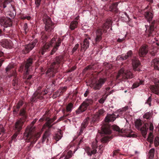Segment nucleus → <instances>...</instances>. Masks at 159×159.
I'll use <instances>...</instances> for the list:
<instances>
[{"instance_id": "nucleus-44", "label": "nucleus", "mask_w": 159, "mask_h": 159, "mask_svg": "<svg viewBox=\"0 0 159 159\" xmlns=\"http://www.w3.org/2000/svg\"><path fill=\"white\" fill-rule=\"evenodd\" d=\"M72 155V152L71 151H69L67 153V154L66 155L64 159H69L70 158Z\"/></svg>"}, {"instance_id": "nucleus-33", "label": "nucleus", "mask_w": 159, "mask_h": 159, "mask_svg": "<svg viewBox=\"0 0 159 159\" xmlns=\"http://www.w3.org/2000/svg\"><path fill=\"white\" fill-rule=\"evenodd\" d=\"M152 65H154L155 69L159 70V58H156L152 61Z\"/></svg>"}, {"instance_id": "nucleus-19", "label": "nucleus", "mask_w": 159, "mask_h": 159, "mask_svg": "<svg viewBox=\"0 0 159 159\" xmlns=\"http://www.w3.org/2000/svg\"><path fill=\"white\" fill-rule=\"evenodd\" d=\"M98 132L100 134L107 135L111 133L110 126L106 125H102L101 129L98 130Z\"/></svg>"}, {"instance_id": "nucleus-42", "label": "nucleus", "mask_w": 159, "mask_h": 159, "mask_svg": "<svg viewBox=\"0 0 159 159\" xmlns=\"http://www.w3.org/2000/svg\"><path fill=\"white\" fill-rule=\"evenodd\" d=\"M73 107V104L71 103H69L66 107V111L67 112H70Z\"/></svg>"}, {"instance_id": "nucleus-18", "label": "nucleus", "mask_w": 159, "mask_h": 159, "mask_svg": "<svg viewBox=\"0 0 159 159\" xmlns=\"http://www.w3.org/2000/svg\"><path fill=\"white\" fill-rule=\"evenodd\" d=\"M25 121L21 119H19L16 121L15 123L14 127V129L15 132L20 133Z\"/></svg>"}, {"instance_id": "nucleus-29", "label": "nucleus", "mask_w": 159, "mask_h": 159, "mask_svg": "<svg viewBox=\"0 0 159 159\" xmlns=\"http://www.w3.org/2000/svg\"><path fill=\"white\" fill-rule=\"evenodd\" d=\"M49 37L46 35V34L43 32L41 33L40 41L41 42L43 43V45H44L46 43H49V42H47L49 40Z\"/></svg>"}, {"instance_id": "nucleus-36", "label": "nucleus", "mask_w": 159, "mask_h": 159, "mask_svg": "<svg viewBox=\"0 0 159 159\" xmlns=\"http://www.w3.org/2000/svg\"><path fill=\"white\" fill-rule=\"evenodd\" d=\"M100 117L98 114H95L92 117L91 123L93 124L96 123L98 122L99 120Z\"/></svg>"}, {"instance_id": "nucleus-46", "label": "nucleus", "mask_w": 159, "mask_h": 159, "mask_svg": "<svg viewBox=\"0 0 159 159\" xmlns=\"http://www.w3.org/2000/svg\"><path fill=\"white\" fill-rule=\"evenodd\" d=\"M79 44L78 43L76 44L75 46V47L73 48L71 51V52L72 54H74V53L76 52L77 49L79 47Z\"/></svg>"}, {"instance_id": "nucleus-47", "label": "nucleus", "mask_w": 159, "mask_h": 159, "mask_svg": "<svg viewBox=\"0 0 159 159\" xmlns=\"http://www.w3.org/2000/svg\"><path fill=\"white\" fill-rule=\"evenodd\" d=\"M42 0H35V4L36 5V8L38 9L41 4Z\"/></svg>"}, {"instance_id": "nucleus-13", "label": "nucleus", "mask_w": 159, "mask_h": 159, "mask_svg": "<svg viewBox=\"0 0 159 159\" xmlns=\"http://www.w3.org/2000/svg\"><path fill=\"white\" fill-rule=\"evenodd\" d=\"M113 129L114 130L118 132L120 136L131 137H134L135 136L134 134H132V132L130 133L129 131L128 133H127L126 131V130L123 129H120L118 126L116 125L113 126Z\"/></svg>"}, {"instance_id": "nucleus-31", "label": "nucleus", "mask_w": 159, "mask_h": 159, "mask_svg": "<svg viewBox=\"0 0 159 159\" xmlns=\"http://www.w3.org/2000/svg\"><path fill=\"white\" fill-rule=\"evenodd\" d=\"M118 3V2L112 3L109 7V10L112 12H117L118 10L117 8Z\"/></svg>"}, {"instance_id": "nucleus-8", "label": "nucleus", "mask_w": 159, "mask_h": 159, "mask_svg": "<svg viewBox=\"0 0 159 159\" xmlns=\"http://www.w3.org/2000/svg\"><path fill=\"white\" fill-rule=\"evenodd\" d=\"M42 87L39 86L38 87L36 91L34 93L31 98L30 101L32 102H34L37 99L41 100L43 98V96L47 94L48 93L47 90H41Z\"/></svg>"}, {"instance_id": "nucleus-9", "label": "nucleus", "mask_w": 159, "mask_h": 159, "mask_svg": "<svg viewBox=\"0 0 159 159\" xmlns=\"http://www.w3.org/2000/svg\"><path fill=\"white\" fill-rule=\"evenodd\" d=\"M142 125V121L139 119H137L135 122V125L136 128L138 130H140L143 136L145 137L147 133L148 124V123H145L143 125V126L140 127Z\"/></svg>"}, {"instance_id": "nucleus-7", "label": "nucleus", "mask_w": 159, "mask_h": 159, "mask_svg": "<svg viewBox=\"0 0 159 159\" xmlns=\"http://www.w3.org/2000/svg\"><path fill=\"white\" fill-rule=\"evenodd\" d=\"M37 57L35 55H33L30 57L25 62L24 65H22L20 66L19 71L22 72L24 68L25 75H28L29 74V71L31 68L34 62L36 60Z\"/></svg>"}, {"instance_id": "nucleus-40", "label": "nucleus", "mask_w": 159, "mask_h": 159, "mask_svg": "<svg viewBox=\"0 0 159 159\" xmlns=\"http://www.w3.org/2000/svg\"><path fill=\"white\" fill-rule=\"evenodd\" d=\"M12 2V0H4L3 2L2 3V5L3 8L7 7V5Z\"/></svg>"}, {"instance_id": "nucleus-48", "label": "nucleus", "mask_w": 159, "mask_h": 159, "mask_svg": "<svg viewBox=\"0 0 159 159\" xmlns=\"http://www.w3.org/2000/svg\"><path fill=\"white\" fill-rule=\"evenodd\" d=\"M23 28L24 29L25 33V34H26L28 31V26L27 23H25L24 24V25L23 26Z\"/></svg>"}, {"instance_id": "nucleus-6", "label": "nucleus", "mask_w": 159, "mask_h": 159, "mask_svg": "<svg viewBox=\"0 0 159 159\" xmlns=\"http://www.w3.org/2000/svg\"><path fill=\"white\" fill-rule=\"evenodd\" d=\"M112 24V21L110 19H107L102 26V29L98 28L95 32V43L96 44L100 42L102 39V33H106L107 30L109 28Z\"/></svg>"}, {"instance_id": "nucleus-43", "label": "nucleus", "mask_w": 159, "mask_h": 159, "mask_svg": "<svg viewBox=\"0 0 159 159\" xmlns=\"http://www.w3.org/2000/svg\"><path fill=\"white\" fill-rule=\"evenodd\" d=\"M155 153V149L154 148L151 149L149 151V158H153L154 157Z\"/></svg>"}, {"instance_id": "nucleus-53", "label": "nucleus", "mask_w": 159, "mask_h": 159, "mask_svg": "<svg viewBox=\"0 0 159 159\" xmlns=\"http://www.w3.org/2000/svg\"><path fill=\"white\" fill-rule=\"evenodd\" d=\"M21 19L22 20H24L25 19H27L28 20H29L31 19V17L29 16H21Z\"/></svg>"}, {"instance_id": "nucleus-5", "label": "nucleus", "mask_w": 159, "mask_h": 159, "mask_svg": "<svg viewBox=\"0 0 159 159\" xmlns=\"http://www.w3.org/2000/svg\"><path fill=\"white\" fill-rule=\"evenodd\" d=\"M64 62V56L59 55L55 57L54 61L52 63L50 67L46 71V74L50 73L52 76L54 74L58 72V69L60 64H63Z\"/></svg>"}, {"instance_id": "nucleus-49", "label": "nucleus", "mask_w": 159, "mask_h": 159, "mask_svg": "<svg viewBox=\"0 0 159 159\" xmlns=\"http://www.w3.org/2000/svg\"><path fill=\"white\" fill-rule=\"evenodd\" d=\"M20 133L19 132H16L13 135V136L11 137V140L14 141V142L16 141V139L17 136L18 134Z\"/></svg>"}, {"instance_id": "nucleus-60", "label": "nucleus", "mask_w": 159, "mask_h": 159, "mask_svg": "<svg viewBox=\"0 0 159 159\" xmlns=\"http://www.w3.org/2000/svg\"><path fill=\"white\" fill-rule=\"evenodd\" d=\"M126 111V109L125 108H123L122 109H119V113L120 114H123L124 112H125Z\"/></svg>"}, {"instance_id": "nucleus-41", "label": "nucleus", "mask_w": 159, "mask_h": 159, "mask_svg": "<svg viewBox=\"0 0 159 159\" xmlns=\"http://www.w3.org/2000/svg\"><path fill=\"white\" fill-rule=\"evenodd\" d=\"M96 68V66L95 64L90 65L87 66L84 69V70H94Z\"/></svg>"}, {"instance_id": "nucleus-15", "label": "nucleus", "mask_w": 159, "mask_h": 159, "mask_svg": "<svg viewBox=\"0 0 159 159\" xmlns=\"http://www.w3.org/2000/svg\"><path fill=\"white\" fill-rule=\"evenodd\" d=\"M110 138L111 137L108 135L105 136L103 137L101 139V142L102 143V144L99 146L98 147V145L97 144V143H98V140L97 139V138H96L95 139V143H93V144L94 146V147L97 148L98 149H99V150H100V152L101 153L102 151V150H101V149L104 146V143H107L108 142L110 141Z\"/></svg>"}, {"instance_id": "nucleus-3", "label": "nucleus", "mask_w": 159, "mask_h": 159, "mask_svg": "<svg viewBox=\"0 0 159 159\" xmlns=\"http://www.w3.org/2000/svg\"><path fill=\"white\" fill-rule=\"evenodd\" d=\"M149 8V10H147L146 11V9H145V11L144 14L145 18L150 23L149 25H145L146 28V33L148 34V37L153 35L152 34L155 28V25L156 22L155 20H153L150 22L153 17L154 12L152 6H151Z\"/></svg>"}, {"instance_id": "nucleus-38", "label": "nucleus", "mask_w": 159, "mask_h": 159, "mask_svg": "<svg viewBox=\"0 0 159 159\" xmlns=\"http://www.w3.org/2000/svg\"><path fill=\"white\" fill-rule=\"evenodd\" d=\"M49 130L48 129V130H47L44 133V134L43 135V137H42V143L44 142L46 140L47 138L48 137L49 135Z\"/></svg>"}, {"instance_id": "nucleus-12", "label": "nucleus", "mask_w": 159, "mask_h": 159, "mask_svg": "<svg viewBox=\"0 0 159 159\" xmlns=\"http://www.w3.org/2000/svg\"><path fill=\"white\" fill-rule=\"evenodd\" d=\"M134 77V74L130 71H127L123 73L119 71L116 76V79L121 81H125L128 79L132 78Z\"/></svg>"}, {"instance_id": "nucleus-34", "label": "nucleus", "mask_w": 159, "mask_h": 159, "mask_svg": "<svg viewBox=\"0 0 159 159\" xmlns=\"http://www.w3.org/2000/svg\"><path fill=\"white\" fill-rule=\"evenodd\" d=\"M78 25V22L77 21H72L70 24L69 28L71 30H73L77 27Z\"/></svg>"}, {"instance_id": "nucleus-14", "label": "nucleus", "mask_w": 159, "mask_h": 159, "mask_svg": "<svg viewBox=\"0 0 159 159\" xmlns=\"http://www.w3.org/2000/svg\"><path fill=\"white\" fill-rule=\"evenodd\" d=\"M0 24L5 28L11 27L12 26V21L11 19L4 16L0 17Z\"/></svg>"}, {"instance_id": "nucleus-32", "label": "nucleus", "mask_w": 159, "mask_h": 159, "mask_svg": "<svg viewBox=\"0 0 159 159\" xmlns=\"http://www.w3.org/2000/svg\"><path fill=\"white\" fill-rule=\"evenodd\" d=\"M144 81L143 80L139 79L136 82L134 83L131 87L132 89H134L137 88L141 85H144Z\"/></svg>"}, {"instance_id": "nucleus-39", "label": "nucleus", "mask_w": 159, "mask_h": 159, "mask_svg": "<svg viewBox=\"0 0 159 159\" xmlns=\"http://www.w3.org/2000/svg\"><path fill=\"white\" fill-rule=\"evenodd\" d=\"M67 89V87L66 86L61 87L57 90V92L59 93L60 95H62L66 90Z\"/></svg>"}, {"instance_id": "nucleus-45", "label": "nucleus", "mask_w": 159, "mask_h": 159, "mask_svg": "<svg viewBox=\"0 0 159 159\" xmlns=\"http://www.w3.org/2000/svg\"><path fill=\"white\" fill-rule=\"evenodd\" d=\"M154 144L155 147H157L159 145V138L158 137H155Z\"/></svg>"}, {"instance_id": "nucleus-56", "label": "nucleus", "mask_w": 159, "mask_h": 159, "mask_svg": "<svg viewBox=\"0 0 159 159\" xmlns=\"http://www.w3.org/2000/svg\"><path fill=\"white\" fill-rule=\"evenodd\" d=\"M151 97H149L148 99H147V102H146V103L148 104L150 107L151 106Z\"/></svg>"}, {"instance_id": "nucleus-64", "label": "nucleus", "mask_w": 159, "mask_h": 159, "mask_svg": "<svg viewBox=\"0 0 159 159\" xmlns=\"http://www.w3.org/2000/svg\"><path fill=\"white\" fill-rule=\"evenodd\" d=\"M89 93V91L87 89L85 92V93L84 94V96L85 97H86L87 96L88 94Z\"/></svg>"}, {"instance_id": "nucleus-37", "label": "nucleus", "mask_w": 159, "mask_h": 159, "mask_svg": "<svg viewBox=\"0 0 159 159\" xmlns=\"http://www.w3.org/2000/svg\"><path fill=\"white\" fill-rule=\"evenodd\" d=\"M62 136V134L61 132L58 131L57 133L56 134L55 136H54V139L56 141V142L58 141L60 139H61Z\"/></svg>"}, {"instance_id": "nucleus-1", "label": "nucleus", "mask_w": 159, "mask_h": 159, "mask_svg": "<svg viewBox=\"0 0 159 159\" xmlns=\"http://www.w3.org/2000/svg\"><path fill=\"white\" fill-rule=\"evenodd\" d=\"M36 121L35 119L32 122L30 125L28 126L24 133V137L27 141L30 142V144L28 145V150H30L31 148L33 147L34 144L40 137V132H36L35 131V127L34 124Z\"/></svg>"}, {"instance_id": "nucleus-10", "label": "nucleus", "mask_w": 159, "mask_h": 159, "mask_svg": "<svg viewBox=\"0 0 159 159\" xmlns=\"http://www.w3.org/2000/svg\"><path fill=\"white\" fill-rule=\"evenodd\" d=\"M92 100L87 99L80 106L78 109L76 111V114H79L85 111L88 107L92 105L93 103Z\"/></svg>"}, {"instance_id": "nucleus-16", "label": "nucleus", "mask_w": 159, "mask_h": 159, "mask_svg": "<svg viewBox=\"0 0 159 159\" xmlns=\"http://www.w3.org/2000/svg\"><path fill=\"white\" fill-rule=\"evenodd\" d=\"M106 81V78H100L92 84V87L94 90H99Z\"/></svg>"}, {"instance_id": "nucleus-55", "label": "nucleus", "mask_w": 159, "mask_h": 159, "mask_svg": "<svg viewBox=\"0 0 159 159\" xmlns=\"http://www.w3.org/2000/svg\"><path fill=\"white\" fill-rule=\"evenodd\" d=\"M60 96V94L59 93H58L57 92V91L55 93H54L53 94L52 97L53 98H57V96Z\"/></svg>"}, {"instance_id": "nucleus-52", "label": "nucleus", "mask_w": 159, "mask_h": 159, "mask_svg": "<svg viewBox=\"0 0 159 159\" xmlns=\"http://www.w3.org/2000/svg\"><path fill=\"white\" fill-rule=\"evenodd\" d=\"M147 1L149 2L148 5L146 7L145 9H147L149 8H150L151 6H152L151 4L152 3L153 0H147Z\"/></svg>"}, {"instance_id": "nucleus-23", "label": "nucleus", "mask_w": 159, "mask_h": 159, "mask_svg": "<svg viewBox=\"0 0 159 159\" xmlns=\"http://www.w3.org/2000/svg\"><path fill=\"white\" fill-rule=\"evenodd\" d=\"M148 46L147 45H144L142 46L140 48L139 54L140 57L144 56L148 52Z\"/></svg>"}, {"instance_id": "nucleus-63", "label": "nucleus", "mask_w": 159, "mask_h": 159, "mask_svg": "<svg viewBox=\"0 0 159 159\" xmlns=\"http://www.w3.org/2000/svg\"><path fill=\"white\" fill-rule=\"evenodd\" d=\"M69 115V114H67V115H66L65 114H64V116H62L58 120H59V121H60L61 120H63L64 119V116H68Z\"/></svg>"}, {"instance_id": "nucleus-28", "label": "nucleus", "mask_w": 159, "mask_h": 159, "mask_svg": "<svg viewBox=\"0 0 159 159\" xmlns=\"http://www.w3.org/2000/svg\"><path fill=\"white\" fill-rule=\"evenodd\" d=\"M116 118L115 115L114 114H107L106 116L105 120L106 122H109L114 121Z\"/></svg>"}, {"instance_id": "nucleus-54", "label": "nucleus", "mask_w": 159, "mask_h": 159, "mask_svg": "<svg viewBox=\"0 0 159 159\" xmlns=\"http://www.w3.org/2000/svg\"><path fill=\"white\" fill-rule=\"evenodd\" d=\"M107 98V97H106V95L104 98H101L98 100L99 102L101 104L103 103L106 99Z\"/></svg>"}, {"instance_id": "nucleus-4", "label": "nucleus", "mask_w": 159, "mask_h": 159, "mask_svg": "<svg viewBox=\"0 0 159 159\" xmlns=\"http://www.w3.org/2000/svg\"><path fill=\"white\" fill-rule=\"evenodd\" d=\"M61 39L60 38H57L56 40L55 38H53L49 43H46L43 46L40 52L42 55H43L45 52L49 50L50 47L53 46V44H55L54 46L50 52V54L52 55L55 53L58 49L59 47L61 45Z\"/></svg>"}, {"instance_id": "nucleus-50", "label": "nucleus", "mask_w": 159, "mask_h": 159, "mask_svg": "<svg viewBox=\"0 0 159 159\" xmlns=\"http://www.w3.org/2000/svg\"><path fill=\"white\" fill-rule=\"evenodd\" d=\"M151 116V113L150 112H148L145 113L143 116V117L144 118L147 119H149Z\"/></svg>"}, {"instance_id": "nucleus-61", "label": "nucleus", "mask_w": 159, "mask_h": 159, "mask_svg": "<svg viewBox=\"0 0 159 159\" xmlns=\"http://www.w3.org/2000/svg\"><path fill=\"white\" fill-rule=\"evenodd\" d=\"M97 150L94 149L93 150L91 151V153L90 152H89L88 154V155H91L92 154H95Z\"/></svg>"}, {"instance_id": "nucleus-22", "label": "nucleus", "mask_w": 159, "mask_h": 159, "mask_svg": "<svg viewBox=\"0 0 159 159\" xmlns=\"http://www.w3.org/2000/svg\"><path fill=\"white\" fill-rule=\"evenodd\" d=\"M38 42L37 39H36L34 40L31 43L26 45L25 47V50L24 52V53L26 54L29 53L34 47Z\"/></svg>"}, {"instance_id": "nucleus-27", "label": "nucleus", "mask_w": 159, "mask_h": 159, "mask_svg": "<svg viewBox=\"0 0 159 159\" xmlns=\"http://www.w3.org/2000/svg\"><path fill=\"white\" fill-rule=\"evenodd\" d=\"M89 120V117H87L84 120L81 125V128L79 132L80 134H81L83 132V131L88 125Z\"/></svg>"}, {"instance_id": "nucleus-17", "label": "nucleus", "mask_w": 159, "mask_h": 159, "mask_svg": "<svg viewBox=\"0 0 159 159\" xmlns=\"http://www.w3.org/2000/svg\"><path fill=\"white\" fill-rule=\"evenodd\" d=\"M49 114V111H46L45 114V120L47 121L45 123L46 125L48 128V129H50L52 126L51 124L53 122L57 119V117L56 116H54L52 118H50L48 115Z\"/></svg>"}, {"instance_id": "nucleus-20", "label": "nucleus", "mask_w": 159, "mask_h": 159, "mask_svg": "<svg viewBox=\"0 0 159 159\" xmlns=\"http://www.w3.org/2000/svg\"><path fill=\"white\" fill-rule=\"evenodd\" d=\"M54 28L50 18L48 17L45 22V30L48 32H51Z\"/></svg>"}, {"instance_id": "nucleus-35", "label": "nucleus", "mask_w": 159, "mask_h": 159, "mask_svg": "<svg viewBox=\"0 0 159 159\" xmlns=\"http://www.w3.org/2000/svg\"><path fill=\"white\" fill-rule=\"evenodd\" d=\"M14 68V65L12 64H9L7 67L6 68V71L7 73H7H8L9 74L11 71H12L13 70H12Z\"/></svg>"}, {"instance_id": "nucleus-24", "label": "nucleus", "mask_w": 159, "mask_h": 159, "mask_svg": "<svg viewBox=\"0 0 159 159\" xmlns=\"http://www.w3.org/2000/svg\"><path fill=\"white\" fill-rule=\"evenodd\" d=\"M19 115L21 116L20 119L25 121L28 117V115L26 111V107L24 106L20 110Z\"/></svg>"}, {"instance_id": "nucleus-25", "label": "nucleus", "mask_w": 159, "mask_h": 159, "mask_svg": "<svg viewBox=\"0 0 159 159\" xmlns=\"http://www.w3.org/2000/svg\"><path fill=\"white\" fill-rule=\"evenodd\" d=\"M150 89L152 92L157 95L159 94V80L155 85H151L150 86Z\"/></svg>"}, {"instance_id": "nucleus-57", "label": "nucleus", "mask_w": 159, "mask_h": 159, "mask_svg": "<svg viewBox=\"0 0 159 159\" xmlns=\"http://www.w3.org/2000/svg\"><path fill=\"white\" fill-rule=\"evenodd\" d=\"M4 133V130L2 125H0V135L1 134H3Z\"/></svg>"}, {"instance_id": "nucleus-21", "label": "nucleus", "mask_w": 159, "mask_h": 159, "mask_svg": "<svg viewBox=\"0 0 159 159\" xmlns=\"http://www.w3.org/2000/svg\"><path fill=\"white\" fill-rule=\"evenodd\" d=\"M11 42L9 39H3L0 41V45L7 49L11 48Z\"/></svg>"}, {"instance_id": "nucleus-51", "label": "nucleus", "mask_w": 159, "mask_h": 159, "mask_svg": "<svg viewBox=\"0 0 159 159\" xmlns=\"http://www.w3.org/2000/svg\"><path fill=\"white\" fill-rule=\"evenodd\" d=\"M105 112V111L103 109H101L98 111L96 114L98 115L100 117V116L103 115Z\"/></svg>"}, {"instance_id": "nucleus-11", "label": "nucleus", "mask_w": 159, "mask_h": 159, "mask_svg": "<svg viewBox=\"0 0 159 159\" xmlns=\"http://www.w3.org/2000/svg\"><path fill=\"white\" fill-rule=\"evenodd\" d=\"M7 77L8 78H11L13 77V79L12 81V85L13 86L14 89L15 90L18 89L20 83V80L19 78L17 76V73L16 70H13L11 71V73L9 74L7 73Z\"/></svg>"}, {"instance_id": "nucleus-58", "label": "nucleus", "mask_w": 159, "mask_h": 159, "mask_svg": "<svg viewBox=\"0 0 159 159\" xmlns=\"http://www.w3.org/2000/svg\"><path fill=\"white\" fill-rule=\"evenodd\" d=\"M147 139L148 141L149 142L151 143H153V137H148Z\"/></svg>"}, {"instance_id": "nucleus-30", "label": "nucleus", "mask_w": 159, "mask_h": 159, "mask_svg": "<svg viewBox=\"0 0 159 159\" xmlns=\"http://www.w3.org/2000/svg\"><path fill=\"white\" fill-rule=\"evenodd\" d=\"M89 42L87 38L85 39L83 43H81V49L84 50V52L89 48Z\"/></svg>"}, {"instance_id": "nucleus-2", "label": "nucleus", "mask_w": 159, "mask_h": 159, "mask_svg": "<svg viewBox=\"0 0 159 159\" xmlns=\"http://www.w3.org/2000/svg\"><path fill=\"white\" fill-rule=\"evenodd\" d=\"M117 59L120 60H127L129 61L131 59L133 70L135 71H140L141 70V63L138 58L133 56L132 50L128 51L125 55L122 54L117 57Z\"/></svg>"}, {"instance_id": "nucleus-59", "label": "nucleus", "mask_w": 159, "mask_h": 159, "mask_svg": "<svg viewBox=\"0 0 159 159\" xmlns=\"http://www.w3.org/2000/svg\"><path fill=\"white\" fill-rule=\"evenodd\" d=\"M149 129L150 131H153L154 129V127L153 124L152 123H150L149 125Z\"/></svg>"}, {"instance_id": "nucleus-26", "label": "nucleus", "mask_w": 159, "mask_h": 159, "mask_svg": "<svg viewBox=\"0 0 159 159\" xmlns=\"http://www.w3.org/2000/svg\"><path fill=\"white\" fill-rule=\"evenodd\" d=\"M24 104L23 101L20 100L17 103L16 106L13 107V112L14 113H17L19 111L20 108Z\"/></svg>"}, {"instance_id": "nucleus-62", "label": "nucleus", "mask_w": 159, "mask_h": 159, "mask_svg": "<svg viewBox=\"0 0 159 159\" xmlns=\"http://www.w3.org/2000/svg\"><path fill=\"white\" fill-rule=\"evenodd\" d=\"M4 61V58H1L0 59V67L2 66L3 62Z\"/></svg>"}]
</instances>
